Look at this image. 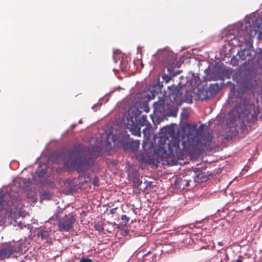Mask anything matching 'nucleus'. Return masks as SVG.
Segmentation results:
<instances>
[{
	"instance_id": "nucleus-34",
	"label": "nucleus",
	"mask_w": 262,
	"mask_h": 262,
	"mask_svg": "<svg viewBox=\"0 0 262 262\" xmlns=\"http://www.w3.org/2000/svg\"><path fill=\"white\" fill-rule=\"evenodd\" d=\"M12 217L13 218V216H12ZM14 218L15 217H14ZM14 221H15V219H14Z\"/></svg>"
},
{
	"instance_id": "nucleus-12",
	"label": "nucleus",
	"mask_w": 262,
	"mask_h": 262,
	"mask_svg": "<svg viewBox=\"0 0 262 262\" xmlns=\"http://www.w3.org/2000/svg\"><path fill=\"white\" fill-rule=\"evenodd\" d=\"M140 142L139 141L128 140L126 145L124 146L126 149H129L131 151H136L139 147Z\"/></svg>"
},
{
	"instance_id": "nucleus-11",
	"label": "nucleus",
	"mask_w": 262,
	"mask_h": 262,
	"mask_svg": "<svg viewBox=\"0 0 262 262\" xmlns=\"http://www.w3.org/2000/svg\"><path fill=\"white\" fill-rule=\"evenodd\" d=\"M237 54L239 56V58L242 60H246L247 59L248 61H250L253 58L249 49L241 50L238 51Z\"/></svg>"
},
{
	"instance_id": "nucleus-24",
	"label": "nucleus",
	"mask_w": 262,
	"mask_h": 262,
	"mask_svg": "<svg viewBox=\"0 0 262 262\" xmlns=\"http://www.w3.org/2000/svg\"><path fill=\"white\" fill-rule=\"evenodd\" d=\"M149 110H150V108H149V106L147 105V104L144 105L143 110L144 112L148 113V112H149Z\"/></svg>"
},
{
	"instance_id": "nucleus-8",
	"label": "nucleus",
	"mask_w": 262,
	"mask_h": 262,
	"mask_svg": "<svg viewBox=\"0 0 262 262\" xmlns=\"http://www.w3.org/2000/svg\"><path fill=\"white\" fill-rule=\"evenodd\" d=\"M155 113L163 114L165 113L168 108L167 105L164 99H160L153 104Z\"/></svg>"
},
{
	"instance_id": "nucleus-20",
	"label": "nucleus",
	"mask_w": 262,
	"mask_h": 262,
	"mask_svg": "<svg viewBox=\"0 0 262 262\" xmlns=\"http://www.w3.org/2000/svg\"><path fill=\"white\" fill-rule=\"evenodd\" d=\"M162 79L165 82V83H168L170 80L171 79V77L169 75H168L167 74L164 73L162 75Z\"/></svg>"
},
{
	"instance_id": "nucleus-17",
	"label": "nucleus",
	"mask_w": 262,
	"mask_h": 262,
	"mask_svg": "<svg viewBox=\"0 0 262 262\" xmlns=\"http://www.w3.org/2000/svg\"><path fill=\"white\" fill-rule=\"evenodd\" d=\"M189 136H193L196 132V125L195 124L189 125Z\"/></svg>"
},
{
	"instance_id": "nucleus-19",
	"label": "nucleus",
	"mask_w": 262,
	"mask_h": 262,
	"mask_svg": "<svg viewBox=\"0 0 262 262\" xmlns=\"http://www.w3.org/2000/svg\"><path fill=\"white\" fill-rule=\"evenodd\" d=\"M46 173H47V170L46 169H42L40 170H38L36 172V173L37 174V176L40 178H43L45 176Z\"/></svg>"
},
{
	"instance_id": "nucleus-28",
	"label": "nucleus",
	"mask_w": 262,
	"mask_h": 262,
	"mask_svg": "<svg viewBox=\"0 0 262 262\" xmlns=\"http://www.w3.org/2000/svg\"><path fill=\"white\" fill-rule=\"evenodd\" d=\"M116 210H117V208H113V209H111V210H110V212H111V214H114V213H115V212H116Z\"/></svg>"
},
{
	"instance_id": "nucleus-7",
	"label": "nucleus",
	"mask_w": 262,
	"mask_h": 262,
	"mask_svg": "<svg viewBox=\"0 0 262 262\" xmlns=\"http://www.w3.org/2000/svg\"><path fill=\"white\" fill-rule=\"evenodd\" d=\"M12 203L13 201L9 193L3 194L0 196V210L5 209L7 211L9 210L11 211V208H9V207Z\"/></svg>"
},
{
	"instance_id": "nucleus-27",
	"label": "nucleus",
	"mask_w": 262,
	"mask_h": 262,
	"mask_svg": "<svg viewBox=\"0 0 262 262\" xmlns=\"http://www.w3.org/2000/svg\"><path fill=\"white\" fill-rule=\"evenodd\" d=\"M235 262H243L242 257L239 256L238 258L235 260Z\"/></svg>"
},
{
	"instance_id": "nucleus-21",
	"label": "nucleus",
	"mask_w": 262,
	"mask_h": 262,
	"mask_svg": "<svg viewBox=\"0 0 262 262\" xmlns=\"http://www.w3.org/2000/svg\"><path fill=\"white\" fill-rule=\"evenodd\" d=\"M147 122V116L146 115H142L141 117V119L140 120V123L142 125H144Z\"/></svg>"
},
{
	"instance_id": "nucleus-13",
	"label": "nucleus",
	"mask_w": 262,
	"mask_h": 262,
	"mask_svg": "<svg viewBox=\"0 0 262 262\" xmlns=\"http://www.w3.org/2000/svg\"><path fill=\"white\" fill-rule=\"evenodd\" d=\"M204 174L202 172L199 173L198 174L193 176V181H194V186L196 185V183H202L206 181L207 178L204 177Z\"/></svg>"
},
{
	"instance_id": "nucleus-16",
	"label": "nucleus",
	"mask_w": 262,
	"mask_h": 262,
	"mask_svg": "<svg viewBox=\"0 0 262 262\" xmlns=\"http://www.w3.org/2000/svg\"><path fill=\"white\" fill-rule=\"evenodd\" d=\"M133 186L135 188L139 187L142 184V181H141L139 178V177L135 176L133 179Z\"/></svg>"
},
{
	"instance_id": "nucleus-9",
	"label": "nucleus",
	"mask_w": 262,
	"mask_h": 262,
	"mask_svg": "<svg viewBox=\"0 0 262 262\" xmlns=\"http://www.w3.org/2000/svg\"><path fill=\"white\" fill-rule=\"evenodd\" d=\"M12 247L4 245L0 248V260L9 258L13 252Z\"/></svg>"
},
{
	"instance_id": "nucleus-15",
	"label": "nucleus",
	"mask_w": 262,
	"mask_h": 262,
	"mask_svg": "<svg viewBox=\"0 0 262 262\" xmlns=\"http://www.w3.org/2000/svg\"><path fill=\"white\" fill-rule=\"evenodd\" d=\"M49 235V232L46 230H40L38 234V236L41 238V239H47Z\"/></svg>"
},
{
	"instance_id": "nucleus-30",
	"label": "nucleus",
	"mask_w": 262,
	"mask_h": 262,
	"mask_svg": "<svg viewBox=\"0 0 262 262\" xmlns=\"http://www.w3.org/2000/svg\"><path fill=\"white\" fill-rule=\"evenodd\" d=\"M218 245H219V246H222L223 245V243H222V242H219V243H218Z\"/></svg>"
},
{
	"instance_id": "nucleus-4",
	"label": "nucleus",
	"mask_w": 262,
	"mask_h": 262,
	"mask_svg": "<svg viewBox=\"0 0 262 262\" xmlns=\"http://www.w3.org/2000/svg\"><path fill=\"white\" fill-rule=\"evenodd\" d=\"M259 110L253 103L245 102L242 112L238 114L244 124H253L257 120Z\"/></svg>"
},
{
	"instance_id": "nucleus-18",
	"label": "nucleus",
	"mask_w": 262,
	"mask_h": 262,
	"mask_svg": "<svg viewBox=\"0 0 262 262\" xmlns=\"http://www.w3.org/2000/svg\"><path fill=\"white\" fill-rule=\"evenodd\" d=\"M179 94V90L177 89H175L173 90L170 94V97L172 98L174 100H177V98L178 97Z\"/></svg>"
},
{
	"instance_id": "nucleus-31",
	"label": "nucleus",
	"mask_w": 262,
	"mask_h": 262,
	"mask_svg": "<svg viewBox=\"0 0 262 262\" xmlns=\"http://www.w3.org/2000/svg\"><path fill=\"white\" fill-rule=\"evenodd\" d=\"M20 251L21 252H22L23 249L20 248V250H19V248H17V252H19V251Z\"/></svg>"
},
{
	"instance_id": "nucleus-14",
	"label": "nucleus",
	"mask_w": 262,
	"mask_h": 262,
	"mask_svg": "<svg viewBox=\"0 0 262 262\" xmlns=\"http://www.w3.org/2000/svg\"><path fill=\"white\" fill-rule=\"evenodd\" d=\"M132 134L137 136H141L140 128L137 126H133L130 129Z\"/></svg>"
},
{
	"instance_id": "nucleus-3",
	"label": "nucleus",
	"mask_w": 262,
	"mask_h": 262,
	"mask_svg": "<svg viewBox=\"0 0 262 262\" xmlns=\"http://www.w3.org/2000/svg\"><path fill=\"white\" fill-rule=\"evenodd\" d=\"M257 34L259 38L262 37V24H260L253 20L251 23L248 21L246 24L243 36H239L240 41L246 44L251 43L252 39Z\"/></svg>"
},
{
	"instance_id": "nucleus-23",
	"label": "nucleus",
	"mask_w": 262,
	"mask_h": 262,
	"mask_svg": "<svg viewBox=\"0 0 262 262\" xmlns=\"http://www.w3.org/2000/svg\"><path fill=\"white\" fill-rule=\"evenodd\" d=\"M80 262H92V260L90 258L83 257L81 258Z\"/></svg>"
},
{
	"instance_id": "nucleus-25",
	"label": "nucleus",
	"mask_w": 262,
	"mask_h": 262,
	"mask_svg": "<svg viewBox=\"0 0 262 262\" xmlns=\"http://www.w3.org/2000/svg\"><path fill=\"white\" fill-rule=\"evenodd\" d=\"M141 111H139L138 109H137V112L135 114V117L136 120H137V118L138 116H140L141 115Z\"/></svg>"
},
{
	"instance_id": "nucleus-1",
	"label": "nucleus",
	"mask_w": 262,
	"mask_h": 262,
	"mask_svg": "<svg viewBox=\"0 0 262 262\" xmlns=\"http://www.w3.org/2000/svg\"><path fill=\"white\" fill-rule=\"evenodd\" d=\"M86 150L85 147L81 144L74 146L70 153L71 156L75 157L72 160L69 158L63 159L64 166L70 171L75 170L79 173L83 172L86 166H90L93 164V160L84 156Z\"/></svg>"
},
{
	"instance_id": "nucleus-26",
	"label": "nucleus",
	"mask_w": 262,
	"mask_h": 262,
	"mask_svg": "<svg viewBox=\"0 0 262 262\" xmlns=\"http://www.w3.org/2000/svg\"><path fill=\"white\" fill-rule=\"evenodd\" d=\"M18 226H19V227L21 229H23V227H26V225H24V224L22 223V222H21V221L19 222V223H18Z\"/></svg>"
},
{
	"instance_id": "nucleus-2",
	"label": "nucleus",
	"mask_w": 262,
	"mask_h": 262,
	"mask_svg": "<svg viewBox=\"0 0 262 262\" xmlns=\"http://www.w3.org/2000/svg\"><path fill=\"white\" fill-rule=\"evenodd\" d=\"M157 154L162 158H180L182 156V151L180 147V141L173 139L167 143L165 139L164 143L160 144Z\"/></svg>"
},
{
	"instance_id": "nucleus-22",
	"label": "nucleus",
	"mask_w": 262,
	"mask_h": 262,
	"mask_svg": "<svg viewBox=\"0 0 262 262\" xmlns=\"http://www.w3.org/2000/svg\"><path fill=\"white\" fill-rule=\"evenodd\" d=\"M121 220L122 221V223H124V225H125L128 222L129 220V217L124 214L121 216Z\"/></svg>"
},
{
	"instance_id": "nucleus-6",
	"label": "nucleus",
	"mask_w": 262,
	"mask_h": 262,
	"mask_svg": "<svg viewBox=\"0 0 262 262\" xmlns=\"http://www.w3.org/2000/svg\"><path fill=\"white\" fill-rule=\"evenodd\" d=\"M193 176L190 174L182 176L176 179L174 182V187L180 190H184L188 186H195L192 180Z\"/></svg>"
},
{
	"instance_id": "nucleus-33",
	"label": "nucleus",
	"mask_w": 262,
	"mask_h": 262,
	"mask_svg": "<svg viewBox=\"0 0 262 262\" xmlns=\"http://www.w3.org/2000/svg\"><path fill=\"white\" fill-rule=\"evenodd\" d=\"M236 109V107H235L234 108L233 111H235Z\"/></svg>"
},
{
	"instance_id": "nucleus-32",
	"label": "nucleus",
	"mask_w": 262,
	"mask_h": 262,
	"mask_svg": "<svg viewBox=\"0 0 262 262\" xmlns=\"http://www.w3.org/2000/svg\"><path fill=\"white\" fill-rule=\"evenodd\" d=\"M200 128L201 129L203 128V125H200Z\"/></svg>"
},
{
	"instance_id": "nucleus-29",
	"label": "nucleus",
	"mask_w": 262,
	"mask_h": 262,
	"mask_svg": "<svg viewBox=\"0 0 262 262\" xmlns=\"http://www.w3.org/2000/svg\"><path fill=\"white\" fill-rule=\"evenodd\" d=\"M93 184L94 185L97 186L98 185V180H94L93 182Z\"/></svg>"
},
{
	"instance_id": "nucleus-5",
	"label": "nucleus",
	"mask_w": 262,
	"mask_h": 262,
	"mask_svg": "<svg viewBox=\"0 0 262 262\" xmlns=\"http://www.w3.org/2000/svg\"><path fill=\"white\" fill-rule=\"evenodd\" d=\"M76 219L72 214L66 215L58 219V230L61 232H69L73 228V224Z\"/></svg>"
},
{
	"instance_id": "nucleus-10",
	"label": "nucleus",
	"mask_w": 262,
	"mask_h": 262,
	"mask_svg": "<svg viewBox=\"0 0 262 262\" xmlns=\"http://www.w3.org/2000/svg\"><path fill=\"white\" fill-rule=\"evenodd\" d=\"M259 88V84L256 80H249L246 81L244 84L245 91H250L252 92H256Z\"/></svg>"
}]
</instances>
